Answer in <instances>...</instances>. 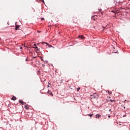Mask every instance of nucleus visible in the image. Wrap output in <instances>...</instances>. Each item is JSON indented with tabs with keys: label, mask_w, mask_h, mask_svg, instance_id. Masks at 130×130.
<instances>
[{
	"label": "nucleus",
	"mask_w": 130,
	"mask_h": 130,
	"mask_svg": "<svg viewBox=\"0 0 130 130\" xmlns=\"http://www.w3.org/2000/svg\"><path fill=\"white\" fill-rule=\"evenodd\" d=\"M108 117H110V116H108Z\"/></svg>",
	"instance_id": "nucleus-23"
},
{
	"label": "nucleus",
	"mask_w": 130,
	"mask_h": 130,
	"mask_svg": "<svg viewBox=\"0 0 130 130\" xmlns=\"http://www.w3.org/2000/svg\"><path fill=\"white\" fill-rule=\"evenodd\" d=\"M49 95H50V96H53V94H52V92H50Z\"/></svg>",
	"instance_id": "nucleus-9"
},
{
	"label": "nucleus",
	"mask_w": 130,
	"mask_h": 130,
	"mask_svg": "<svg viewBox=\"0 0 130 130\" xmlns=\"http://www.w3.org/2000/svg\"><path fill=\"white\" fill-rule=\"evenodd\" d=\"M26 61H27V59H26Z\"/></svg>",
	"instance_id": "nucleus-25"
},
{
	"label": "nucleus",
	"mask_w": 130,
	"mask_h": 130,
	"mask_svg": "<svg viewBox=\"0 0 130 130\" xmlns=\"http://www.w3.org/2000/svg\"><path fill=\"white\" fill-rule=\"evenodd\" d=\"M19 103H21V104H23V103H24V102H23V101L20 100L19 101Z\"/></svg>",
	"instance_id": "nucleus-7"
},
{
	"label": "nucleus",
	"mask_w": 130,
	"mask_h": 130,
	"mask_svg": "<svg viewBox=\"0 0 130 130\" xmlns=\"http://www.w3.org/2000/svg\"><path fill=\"white\" fill-rule=\"evenodd\" d=\"M34 46H35V48H38V47H37V46L35 44H34Z\"/></svg>",
	"instance_id": "nucleus-10"
},
{
	"label": "nucleus",
	"mask_w": 130,
	"mask_h": 130,
	"mask_svg": "<svg viewBox=\"0 0 130 130\" xmlns=\"http://www.w3.org/2000/svg\"><path fill=\"white\" fill-rule=\"evenodd\" d=\"M126 116V114L123 115V117H125Z\"/></svg>",
	"instance_id": "nucleus-13"
},
{
	"label": "nucleus",
	"mask_w": 130,
	"mask_h": 130,
	"mask_svg": "<svg viewBox=\"0 0 130 130\" xmlns=\"http://www.w3.org/2000/svg\"><path fill=\"white\" fill-rule=\"evenodd\" d=\"M95 117H96V118H98V119H99V118H100V117H101V115L98 114L95 115Z\"/></svg>",
	"instance_id": "nucleus-3"
},
{
	"label": "nucleus",
	"mask_w": 130,
	"mask_h": 130,
	"mask_svg": "<svg viewBox=\"0 0 130 130\" xmlns=\"http://www.w3.org/2000/svg\"><path fill=\"white\" fill-rule=\"evenodd\" d=\"M99 11H102V10L101 9H99Z\"/></svg>",
	"instance_id": "nucleus-19"
},
{
	"label": "nucleus",
	"mask_w": 130,
	"mask_h": 130,
	"mask_svg": "<svg viewBox=\"0 0 130 130\" xmlns=\"http://www.w3.org/2000/svg\"><path fill=\"white\" fill-rule=\"evenodd\" d=\"M88 116H90V117H92L93 116V114H87Z\"/></svg>",
	"instance_id": "nucleus-8"
},
{
	"label": "nucleus",
	"mask_w": 130,
	"mask_h": 130,
	"mask_svg": "<svg viewBox=\"0 0 130 130\" xmlns=\"http://www.w3.org/2000/svg\"><path fill=\"white\" fill-rule=\"evenodd\" d=\"M42 60H43V59H42Z\"/></svg>",
	"instance_id": "nucleus-26"
},
{
	"label": "nucleus",
	"mask_w": 130,
	"mask_h": 130,
	"mask_svg": "<svg viewBox=\"0 0 130 130\" xmlns=\"http://www.w3.org/2000/svg\"><path fill=\"white\" fill-rule=\"evenodd\" d=\"M24 108H25V109H29V106L28 105H25Z\"/></svg>",
	"instance_id": "nucleus-6"
},
{
	"label": "nucleus",
	"mask_w": 130,
	"mask_h": 130,
	"mask_svg": "<svg viewBox=\"0 0 130 130\" xmlns=\"http://www.w3.org/2000/svg\"><path fill=\"white\" fill-rule=\"evenodd\" d=\"M77 91H79V90H81V87H79L77 89Z\"/></svg>",
	"instance_id": "nucleus-11"
},
{
	"label": "nucleus",
	"mask_w": 130,
	"mask_h": 130,
	"mask_svg": "<svg viewBox=\"0 0 130 130\" xmlns=\"http://www.w3.org/2000/svg\"><path fill=\"white\" fill-rule=\"evenodd\" d=\"M20 49H22V47L20 48Z\"/></svg>",
	"instance_id": "nucleus-22"
},
{
	"label": "nucleus",
	"mask_w": 130,
	"mask_h": 130,
	"mask_svg": "<svg viewBox=\"0 0 130 130\" xmlns=\"http://www.w3.org/2000/svg\"><path fill=\"white\" fill-rule=\"evenodd\" d=\"M12 100H13L14 101H15V100H17V98H16V96H13L12 99H11Z\"/></svg>",
	"instance_id": "nucleus-4"
},
{
	"label": "nucleus",
	"mask_w": 130,
	"mask_h": 130,
	"mask_svg": "<svg viewBox=\"0 0 130 130\" xmlns=\"http://www.w3.org/2000/svg\"><path fill=\"white\" fill-rule=\"evenodd\" d=\"M78 38H80V39H81V40H84V39H85V37H84L83 35L79 36Z\"/></svg>",
	"instance_id": "nucleus-2"
},
{
	"label": "nucleus",
	"mask_w": 130,
	"mask_h": 130,
	"mask_svg": "<svg viewBox=\"0 0 130 130\" xmlns=\"http://www.w3.org/2000/svg\"><path fill=\"white\" fill-rule=\"evenodd\" d=\"M109 111H111V109L109 110Z\"/></svg>",
	"instance_id": "nucleus-17"
},
{
	"label": "nucleus",
	"mask_w": 130,
	"mask_h": 130,
	"mask_svg": "<svg viewBox=\"0 0 130 130\" xmlns=\"http://www.w3.org/2000/svg\"><path fill=\"white\" fill-rule=\"evenodd\" d=\"M24 104H26V103L24 102V103H23L22 105H24Z\"/></svg>",
	"instance_id": "nucleus-14"
},
{
	"label": "nucleus",
	"mask_w": 130,
	"mask_h": 130,
	"mask_svg": "<svg viewBox=\"0 0 130 130\" xmlns=\"http://www.w3.org/2000/svg\"><path fill=\"white\" fill-rule=\"evenodd\" d=\"M36 49H37V50H39L38 49V48H36Z\"/></svg>",
	"instance_id": "nucleus-18"
},
{
	"label": "nucleus",
	"mask_w": 130,
	"mask_h": 130,
	"mask_svg": "<svg viewBox=\"0 0 130 130\" xmlns=\"http://www.w3.org/2000/svg\"><path fill=\"white\" fill-rule=\"evenodd\" d=\"M18 28H20V25H16L15 30H18Z\"/></svg>",
	"instance_id": "nucleus-5"
},
{
	"label": "nucleus",
	"mask_w": 130,
	"mask_h": 130,
	"mask_svg": "<svg viewBox=\"0 0 130 130\" xmlns=\"http://www.w3.org/2000/svg\"><path fill=\"white\" fill-rule=\"evenodd\" d=\"M49 92H50V91H49V90H48V92H47V93H49Z\"/></svg>",
	"instance_id": "nucleus-16"
},
{
	"label": "nucleus",
	"mask_w": 130,
	"mask_h": 130,
	"mask_svg": "<svg viewBox=\"0 0 130 130\" xmlns=\"http://www.w3.org/2000/svg\"><path fill=\"white\" fill-rule=\"evenodd\" d=\"M43 3H44V1L43 0Z\"/></svg>",
	"instance_id": "nucleus-21"
},
{
	"label": "nucleus",
	"mask_w": 130,
	"mask_h": 130,
	"mask_svg": "<svg viewBox=\"0 0 130 130\" xmlns=\"http://www.w3.org/2000/svg\"><path fill=\"white\" fill-rule=\"evenodd\" d=\"M113 101H114V100L113 101V100H111V102H113Z\"/></svg>",
	"instance_id": "nucleus-15"
},
{
	"label": "nucleus",
	"mask_w": 130,
	"mask_h": 130,
	"mask_svg": "<svg viewBox=\"0 0 130 130\" xmlns=\"http://www.w3.org/2000/svg\"><path fill=\"white\" fill-rule=\"evenodd\" d=\"M91 99H98V94L96 93H93L90 95Z\"/></svg>",
	"instance_id": "nucleus-1"
},
{
	"label": "nucleus",
	"mask_w": 130,
	"mask_h": 130,
	"mask_svg": "<svg viewBox=\"0 0 130 130\" xmlns=\"http://www.w3.org/2000/svg\"><path fill=\"white\" fill-rule=\"evenodd\" d=\"M124 108L125 109V107H124Z\"/></svg>",
	"instance_id": "nucleus-24"
},
{
	"label": "nucleus",
	"mask_w": 130,
	"mask_h": 130,
	"mask_svg": "<svg viewBox=\"0 0 130 130\" xmlns=\"http://www.w3.org/2000/svg\"><path fill=\"white\" fill-rule=\"evenodd\" d=\"M42 20H44V18H42Z\"/></svg>",
	"instance_id": "nucleus-20"
},
{
	"label": "nucleus",
	"mask_w": 130,
	"mask_h": 130,
	"mask_svg": "<svg viewBox=\"0 0 130 130\" xmlns=\"http://www.w3.org/2000/svg\"><path fill=\"white\" fill-rule=\"evenodd\" d=\"M44 43H45L46 44L48 45V44L47 43L42 42V44H44Z\"/></svg>",
	"instance_id": "nucleus-12"
}]
</instances>
